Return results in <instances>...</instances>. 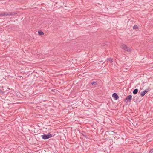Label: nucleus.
Wrapping results in <instances>:
<instances>
[{
  "label": "nucleus",
  "mask_w": 153,
  "mask_h": 153,
  "mask_svg": "<svg viewBox=\"0 0 153 153\" xmlns=\"http://www.w3.org/2000/svg\"><path fill=\"white\" fill-rule=\"evenodd\" d=\"M150 153H153V148L152 149H151L149 151Z\"/></svg>",
  "instance_id": "nucleus-12"
},
{
  "label": "nucleus",
  "mask_w": 153,
  "mask_h": 153,
  "mask_svg": "<svg viewBox=\"0 0 153 153\" xmlns=\"http://www.w3.org/2000/svg\"><path fill=\"white\" fill-rule=\"evenodd\" d=\"M17 14L16 13L13 12L10 13L8 12L7 13L6 12H2L0 14V16L2 17L3 16H12L14 15Z\"/></svg>",
  "instance_id": "nucleus-2"
},
{
  "label": "nucleus",
  "mask_w": 153,
  "mask_h": 153,
  "mask_svg": "<svg viewBox=\"0 0 153 153\" xmlns=\"http://www.w3.org/2000/svg\"><path fill=\"white\" fill-rule=\"evenodd\" d=\"M100 62H102V61H101Z\"/></svg>",
  "instance_id": "nucleus-14"
},
{
  "label": "nucleus",
  "mask_w": 153,
  "mask_h": 153,
  "mask_svg": "<svg viewBox=\"0 0 153 153\" xmlns=\"http://www.w3.org/2000/svg\"><path fill=\"white\" fill-rule=\"evenodd\" d=\"M138 91V89H134V90L133 91V93L134 94H135L137 93Z\"/></svg>",
  "instance_id": "nucleus-7"
},
{
  "label": "nucleus",
  "mask_w": 153,
  "mask_h": 153,
  "mask_svg": "<svg viewBox=\"0 0 153 153\" xmlns=\"http://www.w3.org/2000/svg\"><path fill=\"white\" fill-rule=\"evenodd\" d=\"M0 93H3V91H2V90L0 89Z\"/></svg>",
  "instance_id": "nucleus-13"
},
{
  "label": "nucleus",
  "mask_w": 153,
  "mask_h": 153,
  "mask_svg": "<svg viewBox=\"0 0 153 153\" xmlns=\"http://www.w3.org/2000/svg\"><path fill=\"white\" fill-rule=\"evenodd\" d=\"M120 47L123 50L128 52H131V49L130 48L128 47L126 45L123 43H121L120 45Z\"/></svg>",
  "instance_id": "nucleus-1"
},
{
  "label": "nucleus",
  "mask_w": 153,
  "mask_h": 153,
  "mask_svg": "<svg viewBox=\"0 0 153 153\" xmlns=\"http://www.w3.org/2000/svg\"><path fill=\"white\" fill-rule=\"evenodd\" d=\"M149 91V89H146L143 91L141 92L140 93V95L141 97H143L144 95Z\"/></svg>",
  "instance_id": "nucleus-4"
},
{
  "label": "nucleus",
  "mask_w": 153,
  "mask_h": 153,
  "mask_svg": "<svg viewBox=\"0 0 153 153\" xmlns=\"http://www.w3.org/2000/svg\"><path fill=\"white\" fill-rule=\"evenodd\" d=\"M52 137V135L50 133H48L47 134H44L42 135V137L43 139H47Z\"/></svg>",
  "instance_id": "nucleus-3"
},
{
  "label": "nucleus",
  "mask_w": 153,
  "mask_h": 153,
  "mask_svg": "<svg viewBox=\"0 0 153 153\" xmlns=\"http://www.w3.org/2000/svg\"><path fill=\"white\" fill-rule=\"evenodd\" d=\"M132 96L131 95L128 96L126 98V99L127 100H128L129 102H130L132 99Z\"/></svg>",
  "instance_id": "nucleus-6"
},
{
  "label": "nucleus",
  "mask_w": 153,
  "mask_h": 153,
  "mask_svg": "<svg viewBox=\"0 0 153 153\" xmlns=\"http://www.w3.org/2000/svg\"><path fill=\"white\" fill-rule=\"evenodd\" d=\"M138 27L136 25H134L133 27V28L134 29H138Z\"/></svg>",
  "instance_id": "nucleus-10"
},
{
  "label": "nucleus",
  "mask_w": 153,
  "mask_h": 153,
  "mask_svg": "<svg viewBox=\"0 0 153 153\" xmlns=\"http://www.w3.org/2000/svg\"><path fill=\"white\" fill-rule=\"evenodd\" d=\"M91 84L92 85H97V83L96 82H93L91 83Z\"/></svg>",
  "instance_id": "nucleus-11"
},
{
  "label": "nucleus",
  "mask_w": 153,
  "mask_h": 153,
  "mask_svg": "<svg viewBox=\"0 0 153 153\" xmlns=\"http://www.w3.org/2000/svg\"><path fill=\"white\" fill-rule=\"evenodd\" d=\"M107 60L110 62H112L113 61V59L111 58H108L107 59Z\"/></svg>",
  "instance_id": "nucleus-9"
},
{
  "label": "nucleus",
  "mask_w": 153,
  "mask_h": 153,
  "mask_svg": "<svg viewBox=\"0 0 153 153\" xmlns=\"http://www.w3.org/2000/svg\"><path fill=\"white\" fill-rule=\"evenodd\" d=\"M112 97L114 98L115 100H117L119 98V96L116 93H114L113 94Z\"/></svg>",
  "instance_id": "nucleus-5"
},
{
  "label": "nucleus",
  "mask_w": 153,
  "mask_h": 153,
  "mask_svg": "<svg viewBox=\"0 0 153 153\" xmlns=\"http://www.w3.org/2000/svg\"><path fill=\"white\" fill-rule=\"evenodd\" d=\"M38 34L40 35H43L44 34L43 32L41 31H38Z\"/></svg>",
  "instance_id": "nucleus-8"
}]
</instances>
